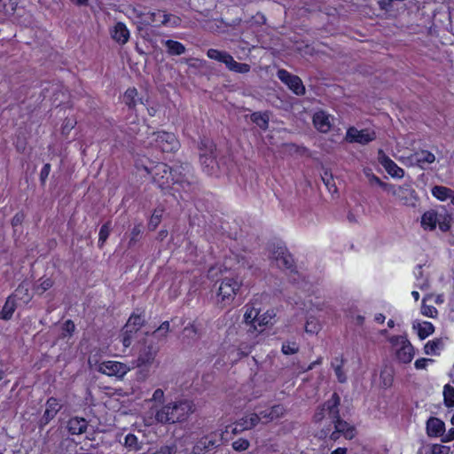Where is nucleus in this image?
I'll use <instances>...</instances> for the list:
<instances>
[{"label":"nucleus","mask_w":454,"mask_h":454,"mask_svg":"<svg viewBox=\"0 0 454 454\" xmlns=\"http://www.w3.org/2000/svg\"><path fill=\"white\" fill-rule=\"evenodd\" d=\"M194 405L192 401L179 400L168 403L156 411L155 420L161 424L182 422L193 413Z\"/></svg>","instance_id":"obj_1"},{"label":"nucleus","mask_w":454,"mask_h":454,"mask_svg":"<svg viewBox=\"0 0 454 454\" xmlns=\"http://www.w3.org/2000/svg\"><path fill=\"white\" fill-rule=\"evenodd\" d=\"M200 160L203 170L210 176L217 174L219 164L215 144L209 139H204L200 143Z\"/></svg>","instance_id":"obj_2"},{"label":"nucleus","mask_w":454,"mask_h":454,"mask_svg":"<svg viewBox=\"0 0 454 454\" xmlns=\"http://www.w3.org/2000/svg\"><path fill=\"white\" fill-rule=\"evenodd\" d=\"M89 364L92 370L118 379L123 378L130 371V367L127 364L118 361L98 362L90 358Z\"/></svg>","instance_id":"obj_3"},{"label":"nucleus","mask_w":454,"mask_h":454,"mask_svg":"<svg viewBox=\"0 0 454 454\" xmlns=\"http://www.w3.org/2000/svg\"><path fill=\"white\" fill-rule=\"evenodd\" d=\"M144 169L147 174L152 176L153 181L157 184L160 189L168 187L170 182H172L173 176H175V168L172 169L162 162H159L151 168L145 167Z\"/></svg>","instance_id":"obj_4"},{"label":"nucleus","mask_w":454,"mask_h":454,"mask_svg":"<svg viewBox=\"0 0 454 454\" xmlns=\"http://www.w3.org/2000/svg\"><path fill=\"white\" fill-rule=\"evenodd\" d=\"M224 431L215 430L200 438L192 447V454H206L221 445Z\"/></svg>","instance_id":"obj_5"},{"label":"nucleus","mask_w":454,"mask_h":454,"mask_svg":"<svg viewBox=\"0 0 454 454\" xmlns=\"http://www.w3.org/2000/svg\"><path fill=\"white\" fill-rule=\"evenodd\" d=\"M334 425V430L330 434V429H323L320 433V437H326L332 441H337L340 435H343L346 439L351 440L356 435V429L353 426L343 420L340 417V411L338 412L337 418L332 420Z\"/></svg>","instance_id":"obj_6"},{"label":"nucleus","mask_w":454,"mask_h":454,"mask_svg":"<svg viewBox=\"0 0 454 454\" xmlns=\"http://www.w3.org/2000/svg\"><path fill=\"white\" fill-rule=\"evenodd\" d=\"M172 184L175 192H184L188 194L193 192L196 189V184L192 175L189 174V166L175 168V176L172 177Z\"/></svg>","instance_id":"obj_7"},{"label":"nucleus","mask_w":454,"mask_h":454,"mask_svg":"<svg viewBox=\"0 0 454 454\" xmlns=\"http://www.w3.org/2000/svg\"><path fill=\"white\" fill-rule=\"evenodd\" d=\"M389 342L395 348V356L399 362L409 364L414 357L415 352L411 343L404 336H392Z\"/></svg>","instance_id":"obj_8"},{"label":"nucleus","mask_w":454,"mask_h":454,"mask_svg":"<svg viewBox=\"0 0 454 454\" xmlns=\"http://www.w3.org/2000/svg\"><path fill=\"white\" fill-rule=\"evenodd\" d=\"M340 397L336 393H333L330 399L319 406L313 416V420L316 423L323 421L325 419H329L331 421L337 418L340 405Z\"/></svg>","instance_id":"obj_9"},{"label":"nucleus","mask_w":454,"mask_h":454,"mask_svg":"<svg viewBox=\"0 0 454 454\" xmlns=\"http://www.w3.org/2000/svg\"><path fill=\"white\" fill-rule=\"evenodd\" d=\"M403 205L415 207L419 202V197L411 185L404 184L400 186L391 185L389 191Z\"/></svg>","instance_id":"obj_10"},{"label":"nucleus","mask_w":454,"mask_h":454,"mask_svg":"<svg viewBox=\"0 0 454 454\" xmlns=\"http://www.w3.org/2000/svg\"><path fill=\"white\" fill-rule=\"evenodd\" d=\"M241 283L234 278H224L222 279L218 288V298L223 305L230 304L234 299L237 292L239 290Z\"/></svg>","instance_id":"obj_11"},{"label":"nucleus","mask_w":454,"mask_h":454,"mask_svg":"<svg viewBox=\"0 0 454 454\" xmlns=\"http://www.w3.org/2000/svg\"><path fill=\"white\" fill-rule=\"evenodd\" d=\"M133 12L140 19V22L145 25L160 27L161 25H167L170 20V15L161 11L142 12L134 9Z\"/></svg>","instance_id":"obj_12"},{"label":"nucleus","mask_w":454,"mask_h":454,"mask_svg":"<svg viewBox=\"0 0 454 454\" xmlns=\"http://www.w3.org/2000/svg\"><path fill=\"white\" fill-rule=\"evenodd\" d=\"M376 133L370 129H357L355 127L348 129L345 139L348 143H357L360 145H367L375 140Z\"/></svg>","instance_id":"obj_13"},{"label":"nucleus","mask_w":454,"mask_h":454,"mask_svg":"<svg viewBox=\"0 0 454 454\" xmlns=\"http://www.w3.org/2000/svg\"><path fill=\"white\" fill-rule=\"evenodd\" d=\"M158 354V348L152 342H145L138 350L136 364L137 367H150Z\"/></svg>","instance_id":"obj_14"},{"label":"nucleus","mask_w":454,"mask_h":454,"mask_svg":"<svg viewBox=\"0 0 454 454\" xmlns=\"http://www.w3.org/2000/svg\"><path fill=\"white\" fill-rule=\"evenodd\" d=\"M278 78L285 83L294 94L302 96L305 94V87L301 78L285 69H279L277 73Z\"/></svg>","instance_id":"obj_15"},{"label":"nucleus","mask_w":454,"mask_h":454,"mask_svg":"<svg viewBox=\"0 0 454 454\" xmlns=\"http://www.w3.org/2000/svg\"><path fill=\"white\" fill-rule=\"evenodd\" d=\"M156 146L164 153H171L178 149V141L173 133L157 132L154 133Z\"/></svg>","instance_id":"obj_16"},{"label":"nucleus","mask_w":454,"mask_h":454,"mask_svg":"<svg viewBox=\"0 0 454 454\" xmlns=\"http://www.w3.org/2000/svg\"><path fill=\"white\" fill-rule=\"evenodd\" d=\"M270 258L279 269L291 270L294 266V262L293 256L285 247H277L274 248Z\"/></svg>","instance_id":"obj_17"},{"label":"nucleus","mask_w":454,"mask_h":454,"mask_svg":"<svg viewBox=\"0 0 454 454\" xmlns=\"http://www.w3.org/2000/svg\"><path fill=\"white\" fill-rule=\"evenodd\" d=\"M270 319V314H245V323L250 331L262 332Z\"/></svg>","instance_id":"obj_18"},{"label":"nucleus","mask_w":454,"mask_h":454,"mask_svg":"<svg viewBox=\"0 0 454 454\" xmlns=\"http://www.w3.org/2000/svg\"><path fill=\"white\" fill-rule=\"evenodd\" d=\"M260 420V415H258V413H249L236 422L232 431L234 434H238L245 430H250L257 426Z\"/></svg>","instance_id":"obj_19"},{"label":"nucleus","mask_w":454,"mask_h":454,"mask_svg":"<svg viewBox=\"0 0 454 454\" xmlns=\"http://www.w3.org/2000/svg\"><path fill=\"white\" fill-rule=\"evenodd\" d=\"M379 161L393 177L401 178L403 176V169L398 167L396 163L387 156L381 150L379 152Z\"/></svg>","instance_id":"obj_20"},{"label":"nucleus","mask_w":454,"mask_h":454,"mask_svg":"<svg viewBox=\"0 0 454 454\" xmlns=\"http://www.w3.org/2000/svg\"><path fill=\"white\" fill-rule=\"evenodd\" d=\"M426 431L429 437L442 438V435L445 433V424L442 419L435 417H431L426 423Z\"/></svg>","instance_id":"obj_21"},{"label":"nucleus","mask_w":454,"mask_h":454,"mask_svg":"<svg viewBox=\"0 0 454 454\" xmlns=\"http://www.w3.org/2000/svg\"><path fill=\"white\" fill-rule=\"evenodd\" d=\"M286 408L282 404H275L269 409L261 411L258 415H260V419H265V423L271 422L278 419H280L286 414Z\"/></svg>","instance_id":"obj_22"},{"label":"nucleus","mask_w":454,"mask_h":454,"mask_svg":"<svg viewBox=\"0 0 454 454\" xmlns=\"http://www.w3.org/2000/svg\"><path fill=\"white\" fill-rule=\"evenodd\" d=\"M313 123L318 131L326 133L332 127L331 115L324 111L317 112L313 116Z\"/></svg>","instance_id":"obj_23"},{"label":"nucleus","mask_w":454,"mask_h":454,"mask_svg":"<svg viewBox=\"0 0 454 454\" xmlns=\"http://www.w3.org/2000/svg\"><path fill=\"white\" fill-rule=\"evenodd\" d=\"M62 405L59 403V400L51 397L46 402V409L44 411V413L42 417V422L43 424H48L59 411Z\"/></svg>","instance_id":"obj_24"},{"label":"nucleus","mask_w":454,"mask_h":454,"mask_svg":"<svg viewBox=\"0 0 454 454\" xmlns=\"http://www.w3.org/2000/svg\"><path fill=\"white\" fill-rule=\"evenodd\" d=\"M111 36L116 43L123 45L129 39V31L124 23L118 22L112 28Z\"/></svg>","instance_id":"obj_25"},{"label":"nucleus","mask_w":454,"mask_h":454,"mask_svg":"<svg viewBox=\"0 0 454 454\" xmlns=\"http://www.w3.org/2000/svg\"><path fill=\"white\" fill-rule=\"evenodd\" d=\"M24 291H27V287H26L23 284L15 290V293L12 296H10L7 299L2 312H14V310L19 308L18 301L22 299V293Z\"/></svg>","instance_id":"obj_26"},{"label":"nucleus","mask_w":454,"mask_h":454,"mask_svg":"<svg viewBox=\"0 0 454 454\" xmlns=\"http://www.w3.org/2000/svg\"><path fill=\"white\" fill-rule=\"evenodd\" d=\"M450 451V448L449 446L438 443H428L419 448L417 454H449Z\"/></svg>","instance_id":"obj_27"},{"label":"nucleus","mask_w":454,"mask_h":454,"mask_svg":"<svg viewBox=\"0 0 454 454\" xmlns=\"http://www.w3.org/2000/svg\"><path fill=\"white\" fill-rule=\"evenodd\" d=\"M145 320L142 314H131L125 325V333H137L144 325Z\"/></svg>","instance_id":"obj_28"},{"label":"nucleus","mask_w":454,"mask_h":454,"mask_svg":"<svg viewBox=\"0 0 454 454\" xmlns=\"http://www.w3.org/2000/svg\"><path fill=\"white\" fill-rule=\"evenodd\" d=\"M440 223V215L434 210L427 211L421 217V226L425 230L433 231Z\"/></svg>","instance_id":"obj_29"},{"label":"nucleus","mask_w":454,"mask_h":454,"mask_svg":"<svg viewBox=\"0 0 454 454\" xmlns=\"http://www.w3.org/2000/svg\"><path fill=\"white\" fill-rule=\"evenodd\" d=\"M269 301L270 296L267 294H257L252 301L251 308L247 309L246 312H261L262 310L269 312L270 309L262 306L263 303H268Z\"/></svg>","instance_id":"obj_30"},{"label":"nucleus","mask_w":454,"mask_h":454,"mask_svg":"<svg viewBox=\"0 0 454 454\" xmlns=\"http://www.w3.org/2000/svg\"><path fill=\"white\" fill-rule=\"evenodd\" d=\"M87 421L82 418H72L69 419L67 427L68 431L72 434H81L86 431Z\"/></svg>","instance_id":"obj_31"},{"label":"nucleus","mask_w":454,"mask_h":454,"mask_svg":"<svg viewBox=\"0 0 454 454\" xmlns=\"http://www.w3.org/2000/svg\"><path fill=\"white\" fill-rule=\"evenodd\" d=\"M412 160L420 167L425 164L433 163L435 160V156L429 151L420 150L411 155Z\"/></svg>","instance_id":"obj_32"},{"label":"nucleus","mask_w":454,"mask_h":454,"mask_svg":"<svg viewBox=\"0 0 454 454\" xmlns=\"http://www.w3.org/2000/svg\"><path fill=\"white\" fill-rule=\"evenodd\" d=\"M413 329L416 331L419 339L424 340L429 335H431L434 327L430 322H415L413 324Z\"/></svg>","instance_id":"obj_33"},{"label":"nucleus","mask_w":454,"mask_h":454,"mask_svg":"<svg viewBox=\"0 0 454 454\" xmlns=\"http://www.w3.org/2000/svg\"><path fill=\"white\" fill-rule=\"evenodd\" d=\"M162 43L166 46L167 52L171 56H180L185 52V46L174 40H165Z\"/></svg>","instance_id":"obj_34"},{"label":"nucleus","mask_w":454,"mask_h":454,"mask_svg":"<svg viewBox=\"0 0 454 454\" xmlns=\"http://www.w3.org/2000/svg\"><path fill=\"white\" fill-rule=\"evenodd\" d=\"M250 119L262 130L269 128L270 116L267 112H254L250 115Z\"/></svg>","instance_id":"obj_35"},{"label":"nucleus","mask_w":454,"mask_h":454,"mask_svg":"<svg viewBox=\"0 0 454 454\" xmlns=\"http://www.w3.org/2000/svg\"><path fill=\"white\" fill-rule=\"evenodd\" d=\"M123 445L129 451H138L142 449L143 442L138 441L137 437L133 434H128L124 437Z\"/></svg>","instance_id":"obj_36"},{"label":"nucleus","mask_w":454,"mask_h":454,"mask_svg":"<svg viewBox=\"0 0 454 454\" xmlns=\"http://www.w3.org/2000/svg\"><path fill=\"white\" fill-rule=\"evenodd\" d=\"M442 347L443 342L440 339H435L426 343L424 351L427 355L436 356L439 355Z\"/></svg>","instance_id":"obj_37"},{"label":"nucleus","mask_w":454,"mask_h":454,"mask_svg":"<svg viewBox=\"0 0 454 454\" xmlns=\"http://www.w3.org/2000/svg\"><path fill=\"white\" fill-rule=\"evenodd\" d=\"M226 67L229 70L239 74H246L250 71V66L248 64L239 63L233 59L232 56H231L229 61L226 64Z\"/></svg>","instance_id":"obj_38"},{"label":"nucleus","mask_w":454,"mask_h":454,"mask_svg":"<svg viewBox=\"0 0 454 454\" xmlns=\"http://www.w3.org/2000/svg\"><path fill=\"white\" fill-rule=\"evenodd\" d=\"M207 56L211 59L223 62L226 65L231 55L226 51H221L216 49H209L207 52Z\"/></svg>","instance_id":"obj_39"},{"label":"nucleus","mask_w":454,"mask_h":454,"mask_svg":"<svg viewBox=\"0 0 454 454\" xmlns=\"http://www.w3.org/2000/svg\"><path fill=\"white\" fill-rule=\"evenodd\" d=\"M443 402L446 407H454V387L450 384L443 387Z\"/></svg>","instance_id":"obj_40"},{"label":"nucleus","mask_w":454,"mask_h":454,"mask_svg":"<svg viewBox=\"0 0 454 454\" xmlns=\"http://www.w3.org/2000/svg\"><path fill=\"white\" fill-rule=\"evenodd\" d=\"M433 195L440 200H445L451 197L452 190L444 186H434L432 189Z\"/></svg>","instance_id":"obj_41"},{"label":"nucleus","mask_w":454,"mask_h":454,"mask_svg":"<svg viewBox=\"0 0 454 454\" xmlns=\"http://www.w3.org/2000/svg\"><path fill=\"white\" fill-rule=\"evenodd\" d=\"M137 96V89L129 88L124 93L123 101L129 108H134L137 105V100H136Z\"/></svg>","instance_id":"obj_42"},{"label":"nucleus","mask_w":454,"mask_h":454,"mask_svg":"<svg viewBox=\"0 0 454 454\" xmlns=\"http://www.w3.org/2000/svg\"><path fill=\"white\" fill-rule=\"evenodd\" d=\"M332 365L334 369L338 380L341 383L345 382L347 380V377L344 372L342 371L343 359L335 358L333 361Z\"/></svg>","instance_id":"obj_43"},{"label":"nucleus","mask_w":454,"mask_h":454,"mask_svg":"<svg viewBox=\"0 0 454 454\" xmlns=\"http://www.w3.org/2000/svg\"><path fill=\"white\" fill-rule=\"evenodd\" d=\"M415 276H416V278H417V286L424 290V289H427L429 287V283H428V280L427 278H424L423 276V270H422V266L421 265H418L416 270H415Z\"/></svg>","instance_id":"obj_44"},{"label":"nucleus","mask_w":454,"mask_h":454,"mask_svg":"<svg viewBox=\"0 0 454 454\" xmlns=\"http://www.w3.org/2000/svg\"><path fill=\"white\" fill-rule=\"evenodd\" d=\"M162 213H163V210L160 208H156L153 211V213L149 220V223H148V228L151 231H154L160 224V223L161 221Z\"/></svg>","instance_id":"obj_45"},{"label":"nucleus","mask_w":454,"mask_h":454,"mask_svg":"<svg viewBox=\"0 0 454 454\" xmlns=\"http://www.w3.org/2000/svg\"><path fill=\"white\" fill-rule=\"evenodd\" d=\"M320 329V325L313 315L308 317L305 325V331L308 333H317Z\"/></svg>","instance_id":"obj_46"},{"label":"nucleus","mask_w":454,"mask_h":454,"mask_svg":"<svg viewBox=\"0 0 454 454\" xmlns=\"http://www.w3.org/2000/svg\"><path fill=\"white\" fill-rule=\"evenodd\" d=\"M110 234V223L102 225L98 233V246L101 247L106 241Z\"/></svg>","instance_id":"obj_47"},{"label":"nucleus","mask_w":454,"mask_h":454,"mask_svg":"<svg viewBox=\"0 0 454 454\" xmlns=\"http://www.w3.org/2000/svg\"><path fill=\"white\" fill-rule=\"evenodd\" d=\"M281 350L285 355H294L299 351V346L294 341H287L283 343Z\"/></svg>","instance_id":"obj_48"},{"label":"nucleus","mask_w":454,"mask_h":454,"mask_svg":"<svg viewBox=\"0 0 454 454\" xmlns=\"http://www.w3.org/2000/svg\"><path fill=\"white\" fill-rule=\"evenodd\" d=\"M142 234V225L140 223L135 225L130 232V239L129 241V247L134 246L139 239Z\"/></svg>","instance_id":"obj_49"},{"label":"nucleus","mask_w":454,"mask_h":454,"mask_svg":"<svg viewBox=\"0 0 454 454\" xmlns=\"http://www.w3.org/2000/svg\"><path fill=\"white\" fill-rule=\"evenodd\" d=\"M365 174L369 179L370 184H376L382 187L387 192L389 191V187H391L392 184H388L387 183L382 182L378 176H376L374 174H372L370 170L365 171Z\"/></svg>","instance_id":"obj_50"},{"label":"nucleus","mask_w":454,"mask_h":454,"mask_svg":"<svg viewBox=\"0 0 454 454\" xmlns=\"http://www.w3.org/2000/svg\"><path fill=\"white\" fill-rule=\"evenodd\" d=\"M40 281L41 283L35 286V291L39 294H43L45 291L50 289L53 285V281L49 278H41Z\"/></svg>","instance_id":"obj_51"},{"label":"nucleus","mask_w":454,"mask_h":454,"mask_svg":"<svg viewBox=\"0 0 454 454\" xmlns=\"http://www.w3.org/2000/svg\"><path fill=\"white\" fill-rule=\"evenodd\" d=\"M249 441L244 438H239L232 442V448L237 451H244L249 448Z\"/></svg>","instance_id":"obj_52"},{"label":"nucleus","mask_w":454,"mask_h":454,"mask_svg":"<svg viewBox=\"0 0 454 454\" xmlns=\"http://www.w3.org/2000/svg\"><path fill=\"white\" fill-rule=\"evenodd\" d=\"M15 4L11 0H0V12L10 13L15 11Z\"/></svg>","instance_id":"obj_53"},{"label":"nucleus","mask_w":454,"mask_h":454,"mask_svg":"<svg viewBox=\"0 0 454 454\" xmlns=\"http://www.w3.org/2000/svg\"><path fill=\"white\" fill-rule=\"evenodd\" d=\"M322 180L329 192H334L337 191L336 186L333 183V179L332 175L328 174L326 171L325 172L324 176H322Z\"/></svg>","instance_id":"obj_54"},{"label":"nucleus","mask_w":454,"mask_h":454,"mask_svg":"<svg viewBox=\"0 0 454 454\" xmlns=\"http://www.w3.org/2000/svg\"><path fill=\"white\" fill-rule=\"evenodd\" d=\"M50 172H51V164L50 163L44 164L41 170V173H40V181L43 184H45Z\"/></svg>","instance_id":"obj_55"},{"label":"nucleus","mask_w":454,"mask_h":454,"mask_svg":"<svg viewBox=\"0 0 454 454\" xmlns=\"http://www.w3.org/2000/svg\"><path fill=\"white\" fill-rule=\"evenodd\" d=\"M433 362H434V360L430 359V358H419L415 361L414 365H415L416 369L422 370V369H426L428 363H433Z\"/></svg>","instance_id":"obj_56"},{"label":"nucleus","mask_w":454,"mask_h":454,"mask_svg":"<svg viewBox=\"0 0 454 454\" xmlns=\"http://www.w3.org/2000/svg\"><path fill=\"white\" fill-rule=\"evenodd\" d=\"M74 328L75 326L74 322L71 320H67L62 326L63 335H66V333L71 335L74 331Z\"/></svg>","instance_id":"obj_57"},{"label":"nucleus","mask_w":454,"mask_h":454,"mask_svg":"<svg viewBox=\"0 0 454 454\" xmlns=\"http://www.w3.org/2000/svg\"><path fill=\"white\" fill-rule=\"evenodd\" d=\"M380 378L383 379V385L385 387H389L392 383V374L389 371L384 370L380 373Z\"/></svg>","instance_id":"obj_58"},{"label":"nucleus","mask_w":454,"mask_h":454,"mask_svg":"<svg viewBox=\"0 0 454 454\" xmlns=\"http://www.w3.org/2000/svg\"><path fill=\"white\" fill-rule=\"evenodd\" d=\"M164 400V392L160 388H157L151 398V401L155 403H162Z\"/></svg>","instance_id":"obj_59"},{"label":"nucleus","mask_w":454,"mask_h":454,"mask_svg":"<svg viewBox=\"0 0 454 454\" xmlns=\"http://www.w3.org/2000/svg\"><path fill=\"white\" fill-rule=\"evenodd\" d=\"M131 340H132V333L126 334L125 328H123L121 343L124 346V348H129L131 345Z\"/></svg>","instance_id":"obj_60"},{"label":"nucleus","mask_w":454,"mask_h":454,"mask_svg":"<svg viewBox=\"0 0 454 454\" xmlns=\"http://www.w3.org/2000/svg\"><path fill=\"white\" fill-rule=\"evenodd\" d=\"M168 330H169V322L165 321L157 328L155 333H158L159 335L163 336L168 333Z\"/></svg>","instance_id":"obj_61"},{"label":"nucleus","mask_w":454,"mask_h":454,"mask_svg":"<svg viewBox=\"0 0 454 454\" xmlns=\"http://www.w3.org/2000/svg\"><path fill=\"white\" fill-rule=\"evenodd\" d=\"M24 220V215L23 213H17L12 219V226H18V225H20L22 223Z\"/></svg>","instance_id":"obj_62"},{"label":"nucleus","mask_w":454,"mask_h":454,"mask_svg":"<svg viewBox=\"0 0 454 454\" xmlns=\"http://www.w3.org/2000/svg\"><path fill=\"white\" fill-rule=\"evenodd\" d=\"M454 440V427L450 428L447 433H444L442 438V442H449Z\"/></svg>","instance_id":"obj_63"},{"label":"nucleus","mask_w":454,"mask_h":454,"mask_svg":"<svg viewBox=\"0 0 454 454\" xmlns=\"http://www.w3.org/2000/svg\"><path fill=\"white\" fill-rule=\"evenodd\" d=\"M184 333L185 335L191 336L192 334H196V329L193 325L186 326Z\"/></svg>","instance_id":"obj_64"}]
</instances>
